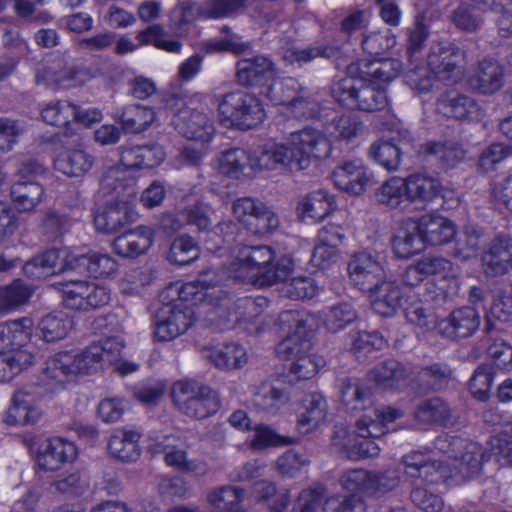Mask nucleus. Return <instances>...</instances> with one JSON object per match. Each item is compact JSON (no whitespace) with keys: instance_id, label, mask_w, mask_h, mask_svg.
Masks as SVG:
<instances>
[{"instance_id":"f257e3e1","label":"nucleus","mask_w":512,"mask_h":512,"mask_svg":"<svg viewBox=\"0 0 512 512\" xmlns=\"http://www.w3.org/2000/svg\"><path fill=\"white\" fill-rule=\"evenodd\" d=\"M293 270L292 258L282 256L275 260L274 250L269 246H243L231 263L229 277L235 281L264 287L286 281Z\"/></svg>"},{"instance_id":"f03ea898","label":"nucleus","mask_w":512,"mask_h":512,"mask_svg":"<svg viewBox=\"0 0 512 512\" xmlns=\"http://www.w3.org/2000/svg\"><path fill=\"white\" fill-rule=\"evenodd\" d=\"M465 58V52L450 43H437L430 47L427 66L415 64L405 73L406 84L418 93L429 92L434 80L455 82L460 76L459 65Z\"/></svg>"},{"instance_id":"7ed1b4c3","label":"nucleus","mask_w":512,"mask_h":512,"mask_svg":"<svg viewBox=\"0 0 512 512\" xmlns=\"http://www.w3.org/2000/svg\"><path fill=\"white\" fill-rule=\"evenodd\" d=\"M383 434L381 424L376 423L372 416L363 415L357 420L353 431L343 426H335L332 446L353 460L374 458L379 455L380 447L372 438H378Z\"/></svg>"},{"instance_id":"20e7f679","label":"nucleus","mask_w":512,"mask_h":512,"mask_svg":"<svg viewBox=\"0 0 512 512\" xmlns=\"http://www.w3.org/2000/svg\"><path fill=\"white\" fill-rule=\"evenodd\" d=\"M266 97L281 105L283 112L295 119L308 120L320 113V103L315 94L292 77L276 81L268 88Z\"/></svg>"},{"instance_id":"39448f33","label":"nucleus","mask_w":512,"mask_h":512,"mask_svg":"<svg viewBox=\"0 0 512 512\" xmlns=\"http://www.w3.org/2000/svg\"><path fill=\"white\" fill-rule=\"evenodd\" d=\"M334 99L349 109L376 112L388 106L386 89L362 77H344L332 87Z\"/></svg>"},{"instance_id":"423d86ee","label":"nucleus","mask_w":512,"mask_h":512,"mask_svg":"<svg viewBox=\"0 0 512 512\" xmlns=\"http://www.w3.org/2000/svg\"><path fill=\"white\" fill-rule=\"evenodd\" d=\"M171 394L173 403L178 410L193 419H204L219 409L216 392L195 381L175 382Z\"/></svg>"},{"instance_id":"0eeeda50","label":"nucleus","mask_w":512,"mask_h":512,"mask_svg":"<svg viewBox=\"0 0 512 512\" xmlns=\"http://www.w3.org/2000/svg\"><path fill=\"white\" fill-rule=\"evenodd\" d=\"M400 470L352 469L340 477L341 486L352 493H360L367 497L379 498L393 491L400 483Z\"/></svg>"},{"instance_id":"6e6552de","label":"nucleus","mask_w":512,"mask_h":512,"mask_svg":"<svg viewBox=\"0 0 512 512\" xmlns=\"http://www.w3.org/2000/svg\"><path fill=\"white\" fill-rule=\"evenodd\" d=\"M279 320L287 327L288 335L278 343L277 355L292 361L308 353L311 349L309 337L313 330V317L305 312L287 310L280 314Z\"/></svg>"},{"instance_id":"1a4fd4ad","label":"nucleus","mask_w":512,"mask_h":512,"mask_svg":"<svg viewBox=\"0 0 512 512\" xmlns=\"http://www.w3.org/2000/svg\"><path fill=\"white\" fill-rule=\"evenodd\" d=\"M218 111L222 122L243 130L257 126L265 118L258 98L242 91L225 94L218 104Z\"/></svg>"},{"instance_id":"9d476101","label":"nucleus","mask_w":512,"mask_h":512,"mask_svg":"<svg viewBox=\"0 0 512 512\" xmlns=\"http://www.w3.org/2000/svg\"><path fill=\"white\" fill-rule=\"evenodd\" d=\"M62 295L67 308L88 311L107 305L110 290L101 285L83 280H69L53 284Z\"/></svg>"},{"instance_id":"9b49d317","label":"nucleus","mask_w":512,"mask_h":512,"mask_svg":"<svg viewBox=\"0 0 512 512\" xmlns=\"http://www.w3.org/2000/svg\"><path fill=\"white\" fill-rule=\"evenodd\" d=\"M92 78L89 70L68 65L64 56H55L38 70L35 76L37 84L55 85L62 88L81 86Z\"/></svg>"},{"instance_id":"f8f14e48","label":"nucleus","mask_w":512,"mask_h":512,"mask_svg":"<svg viewBox=\"0 0 512 512\" xmlns=\"http://www.w3.org/2000/svg\"><path fill=\"white\" fill-rule=\"evenodd\" d=\"M260 170L299 172L305 170L291 137L286 142L266 144L258 151Z\"/></svg>"},{"instance_id":"ddd939ff","label":"nucleus","mask_w":512,"mask_h":512,"mask_svg":"<svg viewBox=\"0 0 512 512\" xmlns=\"http://www.w3.org/2000/svg\"><path fill=\"white\" fill-rule=\"evenodd\" d=\"M348 275L351 284L365 293L374 290L386 278L385 270L378 258L367 251L351 255L348 261Z\"/></svg>"},{"instance_id":"4468645a","label":"nucleus","mask_w":512,"mask_h":512,"mask_svg":"<svg viewBox=\"0 0 512 512\" xmlns=\"http://www.w3.org/2000/svg\"><path fill=\"white\" fill-rule=\"evenodd\" d=\"M182 300L179 304H166L157 312L155 336L170 341L183 334L192 324V310Z\"/></svg>"},{"instance_id":"2eb2a0df","label":"nucleus","mask_w":512,"mask_h":512,"mask_svg":"<svg viewBox=\"0 0 512 512\" xmlns=\"http://www.w3.org/2000/svg\"><path fill=\"white\" fill-rule=\"evenodd\" d=\"M481 323L480 313L475 307L463 306L438 321L436 330L444 338L458 340L472 336Z\"/></svg>"},{"instance_id":"dca6fc26","label":"nucleus","mask_w":512,"mask_h":512,"mask_svg":"<svg viewBox=\"0 0 512 512\" xmlns=\"http://www.w3.org/2000/svg\"><path fill=\"white\" fill-rule=\"evenodd\" d=\"M276 69L273 62L265 56L244 58L236 64L237 82L246 87H265L263 94L275 82Z\"/></svg>"},{"instance_id":"f3484780","label":"nucleus","mask_w":512,"mask_h":512,"mask_svg":"<svg viewBox=\"0 0 512 512\" xmlns=\"http://www.w3.org/2000/svg\"><path fill=\"white\" fill-rule=\"evenodd\" d=\"M406 476L421 479L426 483H438L453 477L449 463L433 460L420 451H414L402 457Z\"/></svg>"},{"instance_id":"a211bd4d","label":"nucleus","mask_w":512,"mask_h":512,"mask_svg":"<svg viewBox=\"0 0 512 512\" xmlns=\"http://www.w3.org/2000/svg\"><path fill=\"white\" fill-rule=\"evenodd\" d=\"M482 265L486 275L502 276L512 270V236L498 233L488 243L482 255Z\"/></svg>"},{"instance_id":"6ab92c4d","label":"nucleus","mask_w":512,"mask_h":512,"mask_svg":"<svg viewBox=\"0 0 512 512\" xmlns=\"http://www.w3.org/2000/svg\"><path fill=\"white\" fill-rule=\"evenodd\" d=\"M290 137L306 169L312 160L325 159L331 153V143L327 136L313 127L293 132Z\"/></svg>"},{"instance_id":"aec40b11","label":"nucleus","mask_w":512,"mask_h":512,"mask_svg":"<svg viewBox=\"0 0 512 512\" xmlns=\"http://www.w3.org/2000/svg\"><path fill=\"white\" fill-rule=\"evenodd\" d=\"M436 110L457 121H478L484 116V111L472 97L453 92L440 95Z\"/></svg>"},{"instance_id":"412c9836","label":"nucleus","mask_w":512,"mask_h":512,"mask_svg":"<svg viewBox=\"0 0 512 512\" xmlns=\"http://www.w3.org/2000/svg\"><path fill=\"white\" fill-rule=\"evenodd\" d=\"M173 123L183 136L196 142L207 143L214 133L213 124L208 115L188 107L178 111L173 118Z\"/></svg>"},{"instance_id":"4be33fe9","label":"nucleus","mask_w":512,"mask_h":512,"mask_svg":"<svg viewBox=\"0 0 512 512\" xmlns=\"http://www.w3.org/2000/svg\"><path fill=\"white\" fill-rule=\"evenodd\" d=\"M33 320L22 317L0 324V356L8 357L18 351L28 352L23 347L28 344L33 333Z\"/></svg>"},{"instance_id":"5701e85b","label":"nucleus","mask_w":512,"mask_h":512,"mask_svg":"<svg viewBox=\"0 0 512 512\" xmlns=\"http://www.w3.org/2000/svg\"><path fill=\"white\" fill-rule=\"evenodd\" d=\"M258 152L250 153L241 148H233L221 153L219 171L230 178H251L260 170L257 165Z\"/></svg>"},{"instance_id":"b1692460","label":"nucleus","mask_w":512,"mask_h":512,"mask_svg":"<svg viewBox=\"0 0 512 512\" xmlns=\"http://www.w3.org/2000/svg\"><path fill=\"white\" fill-rule=\"evenodd\" d=\"M188 445L176 435H166L153 445L155 453L164 455L167 466L181 472H196L200 469L196 461L187 457Z\"/></svg>"},{"instance_id":"393cba45","label":"nucleus","mask_w":512,"mask_h":512,"mask_svg":"<svg viewBox=\"0 0 512 512\" xmlns=\"http://www.w3.org/2000/svg\"><path fill=\"white\" fill-rule=\"evenodd\" d=\"M371 177V173L360 160L345 161L332 173L335 185L353 195L362 194L369 185Z\"/></svg>"},{"instance_id":"a878e982","label":"nucleus","mask_w":512,"mask_h":512,"mask_svg":"<svg viewBox=\"0 0 512 512\" xmlns=\"http://www.w3.org/2000/svg\"><path fill=\"white\" fill-rule=\"evenodd\" d=\"M137 216L132 200H117L108 204L95 215L94 224L98 231L114 233L123 226L134 222Z\"/></svg>"},{"instance_id":"bb28decb","label":"nucleus","mask_w":512,"mask_h":512,"mask_svg":"<svg viewBox=\"0 0 512 512\" xmlns=\"http://www.w3.org/2000/svg\"><path fill=\"white\" fill-rule=\"evenodd\" d=\"M76 457L75 445L61 437L44 441L39 449L37 461L41 469L47 471L59 470L65 463Z\"/></svg>"},{"instance_id":"cd10ccee","label":"nucleus","mask_w":512,"mask_h":512,"mask_svg":"<svg viewBox=\"0 0 512 512\" xmlns=\"http://www.w3.org/2000/svg\"><path fill=\"white\" fill-rule=\"evenodd\" d=\"M246 2L247 0H207L200 6L185 2L180 6L181 21L190 22L195 14L211 19L230 17L242 9Z\"/></svg>"},{"instance_id":"c85d7f7f","label":"nucleus","mask_w":512,"mask_h":512,"mask_svg":"<svg viewBox=\"0 0 512 512\" xmlns=\"http://www.w3.org/2000/svg\"><path fill=\"white\" fill-rule=\"evenodd\" d=\"M418 221L408 218L400 222L393 238L392 248L398 258H410L425 248Z\"/></svg>"},{"instance_id":"c756f323","label":"nucleus","mask_w":512,"mask_h":512,"mask_svg":"<svg viewBox=\"0 0 512 512\" xmlns=\"http://www.w3.org/2000/svg\"><path fill=\"white\" fill-rule=\"evenodd\" d=\"M327 415V402L319 393L306 395L297 410L296 429L302 435L316 430Z\"/></svg>"},{"instance_id":"7c9ffc66","label":"nucleus","mask_w":512,"mask_h":512,"mask_svg":"<svg viewBox=\"0 0 512 512\" xmlns=\"http://www.w3.org/2000/svg\"><path fill=\"white\" fill-rule=\"evenodd\" d=\"M504 78L503 66L492 58H485L477 64L470 78V84L479 93L490 95L502 88Z\"/></svg>"},{"instance_id":"2f4dec72","label":"nucleus","mask_w":512,"mask_h":512,"mask_svg":"<svg viewBox=\"0 0 512 512\" xmlns=\"http://www.w3.org/2000/svg\"><path fill=\"white\" fill-rule=\"evenodd\" d=\"M226 272L220 267H207L199 272L194 281L183 284L179 297L186 302H202L207 297L205 292L211 287L220 285L226 279Z\"/></svg>"},{"instance_id":"473e14b6","label":"nucleus","mask_w":512,"mask_h":512,"mask_svg":"<svg viewBox=\"0 0 512 512\" xmlns=\"http://www.w3.org/2000/svg\"><path fill=\"white\" fill-rule=\"evenodd\" d=\"M153 237L152 228L139 226L117 236L112 242V247L118 255L133 258L148 251L153 243Z\"/></svg>"},{"instance_id":"72a5a7b5","label":"nucleus","mask_w":512,"mask_h":512,"mask_svg":"<svg viewBox=\"0 0 512 512\" xmlns=\"http://www.w3.org/2000/svg\"><path fill=\"white\" fill-rule=\"evenodd\" d=\"M417 422L425 425L451 426L456 421L454 409L440 397L423 400L414 411Z\"/></svg>"},{"instance_id":"f704fd0d","label":"nucleus","mask_w":512,"mask_h":512,"mask_svg":"<svg viewBox=\"0 0 512 512\" xmlns=\"http://www.w3.org/2000/svg\"><path fill=\"white\" fill-rule=\"evenodd\" d=\"M41 416V410L35 399L24 389L15 391L12 405L4 415V422L8 425H26L35 423Z\"/></svg>"},{"instance_id":"c9c22d12","label":"nucleus","mask_w":512,"mask_h":512,"mask_svg":"<svg viewBox=\"0 0 512 512\" xmlns=\"http://www.w3.org/2000/svg\"><path fill=\"white\" fill-rule=\"evenodd\" d=\"M420 232L427 245L439 246L449 243L456 235L455 224L440 215L428 214L418 220Z\"/></svg>"},{"instance_id":"e433bc0d","label":"nucleus","mask_w":512,"mask_h":512,"mask_svg":"<svg viewBox=\"0 0 512 512\" xmlns=\"http://www.w3.org/2000/svg\"><path fill=\"white\" fill-rule=\"evenodd\" d=\"M141 433L133 429L116 430L108 442L110 455L123 462H134L141 455Z\"/></svg>"},{"instance_id":"4c0bfd02","label":"nucleus","mask_w":512,"mask_h":512,"mask_svg":"<svg viewBox=\"0 0 512 512\" xmlns=\"http://www.w3.org/2000/svg\"><path fill=\"white\" fill-rule=\"evenodd\" d=\"M367 293L370 294L373 311L383 317L394 315L400 307L403 297L399 285L385 279L374 290Z\"/></svg>"},{"instance_id":"58836bf2","label":"nucleus","mask_w":512,"mask_h":512,"mask_svg":"<svg viewBox=\"0 0 512 512\" xmlns=\"http://www.w3.org/2000/svg\"><path fill=\"white\" fill-rule=\"evenodd\" d=\"M289 401V395L270 382L264 381L254 387L251 404L260 412L277 414Z\"/></svg>"},{"instance_id":"ea45409f","label":"nucleus","mask_w":512,"mask_h":512,"mask_svg":"<svg viewBox=\"0 0 512 512\" xmlns=\"http://www.w3.org/2000/svg\"><path fill=\"white\" fill-rule=\"evenodd\" d=\"M483 460V451L481 447L474 442L466 441V445L457 454V458L449 463L453 477H460L468 480L478 475L481 470Z\"/></svg>"},{"instance_id":"a19ab883","label":"nucleus","mask_w":512,"mask_h":512,"mask_svg":"<svg viewBox=\"0 0 512 512\" xmlns=\"http://www.w3.org/2000/svg\"><path fill=\"white\" fill-rule=\"evenodd\" d=\"M165 159V152L158 144L134 146L124 150L121 162L131 169L153 168Z\"/></svg>"},{"instance_id":"79ce46f5","label":"nucleus","mask_w":512,"mask_h":512,"mask_svg":"<svg viewBox=\"0 0 512 512\" xmlns=\"http://www.w3.org/2000/svg\"><path fill=\"white\" fill-rule=\"evenodd\" d=\"M12 202L19 212H32L43 201L45 190L34 180H19L10 191Z\"/></svg>"},{"instance_id":"37998d69","label":"nucleus","mask_w":512,"mask_h":512,"mask_svg":"<svg viewBox=\"0 0 512 512\" xmlns=\"http://www.w3.org/2000/svg\"><path fill=\"white\" fill-rule=\"evenodd\" d=\"M402 63L398 59H375L362 64V78L377 86H386L402 71Z\"/></svg>"},{"instance_id":"c03bdc74","label":"nucleus","mask_w":512,"mask_h":512,"mask_svg":"<svg viewBox=\"0 0 512 512\" xmlns=\"http://www.w3.org/2000/svg\"><path fill=\"white\" fill-rule=\"evenodd\" d=\"M409 202H432L442 191V185L437 178L426 174H411L405 178Z\"/></svg>"},{"instance_id":"a18cd8bd","label":"nucleus","mask_w":512,"mask_h":512,"mask_svg":"<svg viewBox=\"0 0 512 512\" xmlns=\"http://www.w3.org/2000/svg\"><path fill=\"white\" fill-rule=\"evenodd\" d=\"M33 293V287L21 279L0 285V315H6L28 304Z\"/></svg>"},{"instance_id":"49530a36","label":"nucleus","mask_w":512,"mask_h":512,"mask_svg":"<svg viewBox=\"0 0 512 512\" xmlns=\"http://www.w3.org/2000/svg\"><path fill=\"white\" fill-rule=\"evenodd\" d=\"M205 357L217 368L223 370L242 368L248 361L245 348L238 343H229L207 349Z\"/></svg>"},{"instance_id":"de8ad7c7","label":"nucleus","mask_w":512,"mask_h":512,"mask_svg":"<svg viewBox=\"0 0 512 512\" xmlns=\"http://www.w3.org/2000/svg\"><path fill=\"white\" fill-rule=\"evenodd\" d=\"M92 165L93 157L82 149L65 150L54 161L55 169L69 177H79L85 174Z\"/></svg>"},{"instance_id":"09e8293b","label":"nucleus","mask_w":512,"mask_h":512,"mask_svg":"<svg viewBox=\"0 0 512 512\" xmlns=\"http://www.w3.org/2000/svg\"><path fill=\"white\" fill-rule=\"evenodd\" d=\"M253 493L256 501L263 503L270 512H284L290 503L289 492L278 489L273 482L267 480L255 482Z\"/></svg>"},{"instance_id":"8fccbe9b","label":"nucleus","mask_w":512,"mask_h":512,"mask_svg":"<svg viewBox=\"0 0 512 512\" xmlns=\"http://www.w3.org/2000/svg\"><path fill=\"white\" fill-rule=\"evenodd\" d=\"M375 197L378 203L390 209L404 208L409 201L405 178H389L376 190Z\"/></svg>"},{"instance_id":"3c124183","label":"nucleus","mask_w":512,"mask_h":512,"mask_svg":"<svg viewBox=\"0 0 512 512\" xmlns=\"http://www.w3.org/2000/svg\"><path fill=\"white\" fill-rule=\"evenodd\" d=\"M37 328L45 342L64 339L73 328V320L64 312H54L43 316Z\"/></svg>"},{"instance_id":"603ef678","label":"nucleus","mask_w":512,"mask_h":512,"mask_svg":"<svg viewBox=\"0 0 512 512\" xmlns=\"http://www.w3.org/2000/svg\"><path fill=\"white\" fill-rule=\"evenodd\" d=\"M125 132L141 133L155 120V112L148 106L132 104L123 108L118 117Z\"/></svg>"},{"instance_id":"864d4df0","label":"nucleus","mask_w":512,"mask_h":512,"mask_svg":"<svg viewBox=\"0 0 512 512\" xmlns=\"http://www.w3.org/2000/svg\"><path fill=\"white\" fill-rule=\"evenodd\" d=\"M341 399L350 411L365 410L372 405V392L358 379L348 378L342 383Z\"/></svg>"},{"instance_id":"5fc2aeb1","label":"nucleus","mask_w":512,"mask_h":512,"mask_svg":"<svg viewBox=\"0 0 512 512\" xmlns=\"http://www.w3.org/2000/svg\"><path fill=\"white\" fill-rule=\"evenodd\" d=\"M63 253L64 249L45 251L27 262L24 270L27 274L36 278L61 273L63 272V263L61 261Z\"/></svg>"},{"instance_id":"6e6d98bb","label":"nucleus","mask_w":512,"mask_h":512,"mask_svg":"<svg viewBox=\"0 0 512 512\" xmlns=\"http://www.w3.org/2000/svg\"><path fill=\"white\" fill-rule=\"evenodd\" d=\"M410 371L400 362L389 359L378 364L369 376L382 388H394L405 381Z\"/></svg>"},{"instance_id":"4d7b16f0","label":"nucleus","mask_w":512,"mask_h":512,"mask_svg":"<svg viewBox=\"0 0 512 512\" xmlns=\"http://www.w3.org/2000/svg\"><path fill=\"white\" fill-rule=\"evenodd\" d=\"M429 34L424 13L417 15L413 25L406 29V55L410 66L414 67L415 64H418Z\"/></svg>"},{"instance_id":"13d9d810","label":"nucleus","mask_w":512,"mask_h":512,"mask_svg":"<svg viewBox=\"0 0 512 512\" xmlns=\"http://www.w3.org/2000/svg\"><path fill=\"white\" fill-rule=\"evenodd\" d=\"M299 209L304 218L320 221L334 209V201L327 192L318 190L308 194L300 202Z\"/></svg>"},{"instance_id":"bf43d9fd","label":"nucleus","mask_w":512,"mask_h":512,"mask_svg":"<svg viewBox=\"0 0 512 512\" xmlns=\"http://www.w3.org/2000/svg\"><path fill=\"white\" fill-rule=\"evenodd\" d=\"M244 497V489L231 485H223L208 491L207 503L217 512H232Z\"/></svg>"},{"instance_id":"052dcab7","label":"nucleus","mask_w":512,"mask_h":512,"mask_svg":"<svg viewBox=\"0 0 512 512\" xmlns=\"http://www.w3.org/2000/svg\"><path fill=\"white\" fill-rule=\"evenodd\" d=\"M43 375L47 380L58 384L65 383L73 376H76L73 369L72 353L61 352L49 357L45 361Z\"/></svg>"},{"instance_id":"680f3d73","label":"nucleus","mask_w":512,"mask_h":512,"mask_svg":"<svg viewBox=\"0 0 512 512\" xmlns=\"http://www.w3.org/2000/svg\"><path fill=\"white\" fill-rule=\"evenodd\" d=\"M200 255V248L194 239L188 235L176 237L168 252V260L177 265H187L195 261Z\"/></svg>"},{"instance_id":"e2e57ef3","label":"nucleus","mask_w":512,"mask_h":512,"mask_svg":"<svg viewBox=\"0 0 512 512\" xmlns=\"http://www.w3.org/2000/svg\"><path fill=\"white\" fill-rule=\"evenodd\" d=\"M495 375L494 366L490 363H482L474 370L468 388L471 395L479 401H487Z\"/></svg>"},{"instance_id":"0e129e2a","label":"nucleus","mask_w":512,"mask_h":512,"mask_svg":"<svg viewBox=\"0 0 512 512\" xmlns=\"http://www.w3.org/2000/svg\"><path fill=\"white\" fill-rule=\"evenodd\" d=\"M452 370L445 363H433L422 367L417 374L420 385L429 390H440L446 387L451 379Z\"/></svg>"},{"instance_id":"69168bd1","label":"nucleus","mask_w":512,"mask_h":512,"mask_svg":"<svg viewBox=\"0 0 512 512\" xmlns=\"http://www.w3.org/2000/svg\"><path fill=\"white\" fill-rule=\"evenodd\" d=\"M369 155L388 171H396L401 163V147L390 141H378L371 145Z\"/></svg>"},{"instance_id":"338daca9","label":"nucleus","mask_w":512,"mask_h":512,"mask_svg":"<svg viewBox=\"0 0 512 512\" xmlns=\"http://www.w3.org/2000/svg\"><path fill=\"white\" fill-rule=\"evenodd\" d=\"M385 344L384 338L378 332L359 331L351 334V351L359 361L382 349Z\"/></svg>"},{"instance_id":"774afa93","label":"nucleus","mask_w":512,"mask_h":512,"mask_svg":"<svg viewBox=\"0 0 512 512\" xmlns=\"http://www.w3.org/2000/svg\"><path fill=\"white\" fill-rule=\"evenodd\" d=\"M51 486L60 494L77 498L86 493L90 484L84 474L79 471H72L55 479Z\"/></svg>"}]
</instances>
